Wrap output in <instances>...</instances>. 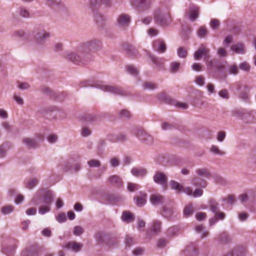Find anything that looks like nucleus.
<instances>
[{"label": "nucleus", "mask_w": 256, "mask_h": 256, "mask_svg": "<svg viewBox=\"0 0 256 256\" xmlns=\"http://www.w3.org/2000/svg\"><path fill=\"white\" fill-rule=\"evenodd\" d=\"M210 50L206 46L201 45L194 52V57L195 60H199L203 56L204 58H210Z\"/></svg>", "instance_id": "obj_4"}, {"label": "nucleus", "mask_w": 256, "mask_h": 256, "mask_svg": "<svg viewBox=\"0 0 256 256\" xmlns=\"http://www.w3.org/2000/svg\"><path fill=\"white\" fill-rule=\"evenodd\" d=\"M164 196L160 194H152L150 196V201L153 205H159L163 203Z\"/></svg>", "instance_id": "obj_14"}, {"label": "nucleus", "mask_w": 256, "mask_h": 256, "mask_svg": "<svg viewBox=\"0 0 256 256\" xmlns=\"http://www.w3.org/2000/svg\"><path fill=\"white\" fill-rule=\"evenodd\" d=\"M198 14L199 8L197 6H194L190 9L188 18L194 22L198 18Z\"/></svg>", "instance_id": "obj_18"}, {"label": "nucleus", "mask_w": 256, "mask_h": 256, "mask_svg": "<svg viewBox=\"0 0 256 256\" xmlns=\"http://www.w3.org/2000/svg\"><path fill=\"white\" fill-rule=\"evenodd\" d=\"M142 87L144 90H154L158 88V84L152 82H144Z\"/></svg>", "instance_id": "obj_27"}, {"label": "nucleus", "mask_w": 256, "mask_h": 256, "mask_svg": "<svg viewBox=\"0 0 256 256\" xmlns=\"http://www.w3.org/2000/svg\"><path fill=\"white\" fill-rule=\"evenodd\" d=\"M146 194L140 192L139 195L134 198V199L136 200V204L138 206H143L146 202Z\"/></svg>", "instance_id": "obj_15"}, {"label": "nucleus", "mask_w": 256, "mask_h": 256, "mask_svg": "<svg viewBox=\"0 0 256 256\" xmlns=\"http://www.w3.org/2000/svg\"><path fill=\"white\" fill-rule=\"evenodd\" d=\"M218 94L220 97L223 98L228 99L229 98V94L228 91L226 89H223L220 90Z\"/></svg>", "instance_id": "obj_52"}, {"label": "nucleus", "mask_w": 256, "mask_h": 256, "mask_svg": "<svg viewBox=\"0 0 256 256\" xmlns=\"http://www.w3.org/2000/svg\"><path fill=\"white\" fill-rule=\"evenodd\" d=\"M34 36L38 44H43L50 36V32L45 30L43 26H40L36 28L34 32Z\"/></svg>", "instance_id": "obj_3"}, {"label": "nucleus", "mask_w": 256, "mask_h": 256, "mask_svg": "<svg viewBox=\"0 0 256 256\" xmlns=\"http://www.w3.org/2000/svg\"><path fill=\"white\" fill-rule=\"evenodd\" d=\"M180 66V63L177 62H173L170 64V71L172 73L176 72Z\"/></svg>", "instance_id": "obj_40"}, {"label": "nucleus", "mask_w": 256, "mask_h": 256, "mask_svg": "<svg viewBox=\"0 0 256 256\" xmlns=\"http://www.w3.org/2000/svg\"><path fill=\"white\" fill-rule=\"evenodd\" d=\"M195 172L198 176L200 178H210L211 176V174L209 170L204 168H197Z\"/></svg>", "instance_id": "obj_16"}, {"label": "nucleus", "mask_w": 256, "mask_h": 256, "mask_svg": "<svg viewBox=\"0 0 256 256\" xmlns=\"http://www.w3.org/2000/svg\"><path fill=\"white\" fill-rule=\"evenodd\" d=\"M240 98L242 100L247 102L249 100V96L246 92H242L240 95Z\"/></svg>", "instance_id": "obj_64"}, {"label": "nucleus", "mask_w": 256, "mask_h": 256, "mask_svg": "<svg viewBox=\"0 0 256 256\" xmlns=\"http://www.w3.org/2000/svg\"><path fill=\"white\" fill-rule=\"evenodd\" d=\"M136 134L140 141L146 144H150L153 142L152 136L143 130H138Z\"/></svg>", "instance_id": "obj_5"}, {"label": "nucleus", "mask_w": 256, "mask_h": 256, "mask_svg": "<svg viewBox=\"0 0 256 256\" xmlns=\"http://www.w3.org/2000/svg\"><path fill=\"white\" fill-rule=\"evenodd\" d=\"M154 180L156 184L165 186L167 184V177L164 173L160 172H156L153 176Z\"/></svg>", "instance_id": "obj_6"}, {"label": "nucleus", "mask_w": 256, "mask_h": 256, "mask_svg": "<svg viewBox=\"0 0 256 256\" xmlns=\"http://www.w3.org/2000/svg\"><path fill=\"white\" fill-rule=\"evenodd\" d=\"M151 60L157 66H160L162 65L164 62V60L162 58H158L154 56H150Z\"/></svg>", "instance_id": "obj_44"}, {"label": "nucleus", "mask_w": 256, "mask_h": 256, "mask_svg": "<svg viewBox=\"0 0 256 256\" xmlns=\"http://www.w3.org/2000/svg\"><path fill=\"white\" fill-rule=\"evenodd\" d=\"M245 110H236L232 112V115L240 119L244 120V118L246 117L244 116Z\"/></svg>", "instance_id": "obj_31"}, {"label": "nucleus", "mask_w": 256, "mask_h": 256, "mask_svg": "<svg viewBox=\"0 0 256 256\" xmlns=\"http://www.w3.org/2000/svg\"><path fill=\"white\" fill-rule=\"evenodd\" d=\"M38 180L32 178L27 182L26 186L29 189H32L38 184Z\"/></svg>", "instance_id": "obj_38"}, {"label": "nucleus", "mask_w": 256, "mask_h": 256, "mask_svg": "<svg viewBox=\"0 0 256 256\" xmlns=\"http://www.w3.org/2000/svg\"><path fill=\"white\" fill-rule=\"evenodd\" d=\"M208 34V31L205 27H200L198 31V35L199 37L203 38L206 36Z\"/></svg>", "instance_id": "obj_47"}, {"label": "nucleus", "mask_w": 256, "mask_h": 256, "mask_svg": "<svg viewBox=\"0 0 256 256\" xmlns=\"http://www.w3.org/2000/svg\"><path fill=\"white\" fill-rule=\"evenodd\" d=\"M230 50L237 54H243L246 52V48L244 44L238 42L230 46Z\"/></svg>", "instance_id": "obj_12"}, {"label": "nucleus", "mask_w": 256, "mask_h": 256, "mask_svg": "<svg viewBox=\"0 0 256 256\" xmlns=\"http://www.w3.org/2000/svg\"><path fill=\"white\" fill-rule=\"evenodd\" d=\"M14 210V206H6L1 209V212L4 214H8L12 212Z\"/></svg>", "instance_id": "obj_36"}, {"label": "nucleus", "mask_w": 256, "mask_h": 256, "mask_svg": "<svg viewBox=\"0 0 256 256\" xmlns=\"http://www.w3.org/2000/svg\"><path fill=\"white\" fill-rule=\"evenodd\" d=\"M226 138V132L223 131L218 132L216 138L219 142H222Z\"/></svg>", "instance_id": "obj_54"}, {"label": "nucleus", "mask_w": 256, "mask_h": 256, "mask_svg": "<svg viewBox=\"0 0 256 256\" xmlns=\"http://www.w3.org/2000/svg\"><path fill=\"white\" fill-rule=\"evenodd\" d=\"M140 188V186L138 184L133 182H128L127 190L130 192H134Z\"/></svg>", "instance_id": "obj_34"}, {"label": "nucleus", "mask_w": 256, "mask_h": 256, "mask_svg": "<svg viewBox=\"0 0 256 256\" xmlns=\"http://www.w3.org/2000/svg\"><path fill=\"white\" fill-rule=\"evenodd\" d=\"M206 214L204 212H202L197 213L196 216V218L198 220H202L205 219L206 218Z\"/></svg>", "instance_id": "obj_60"}, {"label": "nucleus", "mask_w": 256, "mask_h": 256, "mask_svg": "<svg viewBox=\"0 0 256 256\" xmlns=\"http://www.w3.org/2000/svg\"><path fill=\"white\" fill-rule=\"evenodd\" d=\"M204 80L205 78L204 76H198L196 77L195 82L198 85L200 86H203L204 84Z\"/></svg>", "instance_id": "obj_46"}, {"label": "nucleus", "mask_w": 256, "mask_h": 256, "mask_svg": "<svg viewBox=\"0 0 256 256\" xmlns=\"http://www.w3.org/2000/svg\"><path fill=\"white\" fill-rule=\"evenodd\" d=\"M127 72L130 74L136 76L138 74V70L133 66L129 65L126 66Z\"/></svg>", "instance_id": "obj_43"}, {"label": "nucleus", "mask_w": 256, "mask_h": 256, "mask_svg": "<svg viewBox=\"0 0 256 256\" xmlns=\"http://www.w3.org/2000/svg\"><path fill=\"white\" fill-rule=\"evenodd\" d=\"M96 41L88 42L78 46L75 51L65 53L66 58L74 62H79L84 60L91 50L95 48Z\"/></svg>", "instance_id": "obj_1"}, {"label": "nucleus", "mask_w": 256, "mask_h": 256, "mask_svg": "<svg viewBox=\"0 0 256 256\" xmlns=\"http://www.w3.org/2000/svg\"><path fill=\"white\" fill-rule=\"evenodd\" d=\"M132 174L136 178H144L148 174L147 170L143 167H134L132 168Z\"/></svg>", "instance_id": "obj_10"}, {"label": "nucleus", "mask_w": 256, "mask_h": 256, "mask_svg": "<svg viewBox=\"0 0 256 256\" xmlns=\"http://www.w3.org/2000/svg\"><path fill=\"white\" fill-rule=\"evenodd\" d=\"M148 35L150 36H156L158 33V30L156 29V28H150L148 31Z\"/></svg>", "instance_id": "obj_58"}, {"label": "nucleus", "mask_w": 256, "mask_h": 256, "mask_svg": "<svg viewBox=\"0 0 256 256\" xmlns=\"http://www.w3.org/2000/svg\"><path fill=\"white\" fill-rule=\"evenodd\" d=\"M192 184L195 186L204 188L206 186V182L202 178L194 177L191 180Z\"/></svg>", "instance_id": "obj_20"}, {"label": "nucleus", "mask_w": 256, "mask_h": 256, "mask_svg": "<svg viewBox=\"0 0 256 256\" xmlns=\"http://www.w3.org/2000/svg\"><path fill=\"white\" fill-rule=\"evenodd\" d=\"M255 112L253 110H250V111H247L245 110L244 116L246 117V118H244V121L246 123H250L253 122L254 118V114Z\"/></svg>", "instance_id": "obj_24"}, {"label": "nucleus", "mask_w": 256, "mask_h": 256, "mask_svg": "<svg viewBox=\"0 0 256 256\" xmlns=\"http://www.w3.org/2000/svg\"><path fill=\"white\" fill-rule=\"evenodd\" d=\"M122 219L125 222H130L134 221V216L130 212L126 211L122 213Z\"/></svg>", "instance_id": "obj_25"}, {"label": "nucleus", "mask_w": 256, "mask_h": 256, "mask_svg": "<svg viewBox=\"0 0 256 256\" xmlns=\"http://www.w3.org/2000/svg\"><path fill=\"white\" fill-rule=\"evenodd\" d=\"M22 142L30 148H34L38 145L37 142L30 138H25L22 140Z\"/></svg>", "instance_id": "obj_23"}, {"label": "nucleus", "mask_w": 256, "mask_h": 256, "mask_svg": "<svg viewBox=\"0 0 256 256\" xmlns=\"http://www.w3.org/2000/svg\"><path fill=\"white\" fill-rule=\"evenodd\" d=\"M98 87L104 92H110L114 94H120L122 93L121 89L118 87L102 84H98Z\"/></svg>", "instance_id": "obj_11"}, {"label": "nucleus", "mask_w": 256, "mask_h": 256, "mask_svg": "<svg viewBox=\"0 0 256 256\" xmlns=\"http://www.w3.org/2000/svg\"><path fill=\"white\" fill-rule=\"evenodd\" d=\"M91 134V130L86 126L82 127L81 130V135L82 136H88Z\"/></svg>", "instance_id": "obj_51"}, {"label": "nucleus", "mask_w": 256, "mask_h": 256, "mask_svg": "<svg viewBox=\"0 0 256 256\" xmlns=\"http://www.w3.org/2000/svg\"><path fill=\"white\" fill-rule=\"evenodd\" d=\"M210 204V210L215 214H217V213L220 211L218 208L219 204L213 200H211Z\"/></svg>", "instance_id": "obj_32"}, {"label": "nucleus", "mask_w": 256, "mask_h": 256, "mask_svg": "<svg viewBox=\"0 0 256 256\" xmlns=\"http://www.w3.org/2000/svg\"><path fill=\"white\" fill-rule=\"evenodd\" d=\"M153 48L154 50L160 53H164L166 49V44L164 40L158 39L153 42Z\"/></svg>", "instance_id": "obj_8"}, {"label": "nucleus", "mask_w": 256, "mask_h": 256, "mask_svg": "<svg viewBox=\"0 0 256 256\" xmlns=\"http://www.w3.org/2000/svg\"><path fill=\"white\" fill-rule=\"evenodd\" d=\"M14 99L18 104L22 105L24 104V100L20 96L14 94Z\"/></svg>", "instance_id": "obj_63"}, {"label": "nucleus", "mask_w": 256, "mask_h": 256, "mask_svg": "<svg viewBox=\"0 0 256 256\" xmlns=\"http://www.w3.org/2000/svg\"><path fill=\"white\" fill-rule=\"evenodd\" d=\"M161 127L163 130H166L172 129L173 126L170 124L164 122L162 124Z\"/></svg>", "instance_id": "obj_62"}, {"label": "nucleus", "mask_w": 256, "mask_h": 256, "mask_svg": "<svg viewBox=\"0 0 256 256\" xmlns=\"http://www.w3.org/2000/svg\"><path fill=\"white\" fill-rule=\"evenodd\" d=\"M110 184L120 186L122 184V179L117 175H113L110 176L108 178Z\"/></svg>", "instance_id": "obj_19"}, {"label": "nucleus", "mask_w": 256, "mask_h": 256, "mask_svg": "<svg viewBox=\"0 0 256 256\" xmlns=\"http://www.w3.org/2000/svg\"><path fill=\"white\" fill-rule=\"evenodd\" d=\"M66 167V170L74 169V171L77 172L80 170L81 164L78 159L76 160L73 158H70Z\"/></svg>", "instance_id": "obj_9"}, {"label": "nucleus", "mask_w": 256, "mask_h": 256, "mask_svg": "<svg viewBox=\"0 0 256 256\" xmlns=\"http://www.w3.org/2000/svg\"><path fill=\"white\" fill-rule=\"evenodd\" d=\"M217 53L218 56L220 57H225L227 56V52L222 48H219L218 50Z\"/></svg>", "instance_id": "obj_55"}, {"label": "nucleus", "mask_w": 256, "mask_h": 256, "mask_svg": "<svg viewBox=\"0 0 256 256\" xmlns=\"http://www.w3.org/2000/svg\"><path fill=\"white\" fill-rule=\"evenodd\" d=\"M239 68L243 71L248 72L250 70V66L248 62H243L240 64Z\"/></svg>", "instance_id": "obj_41"}, {"label": "nucleus", "mask_w": 256, "mask_h": 256, "mask_svg": "<svg viewBox=\"0 0 256 256\" xmlns=\"http://www.w3.org/2000/svg\"><path fill=\"white\" fill-rule=\"evenodd\" d=\"M210 152L214 154L222 156L225 154L224 151H222L219 149V148L214 145L211 146L210 148Z\"/></svg>", "instance_id": "obj_35"}, {"label": "nucleus", "mask_w": 256, "mask_h": 256, "mask_svg": "<svg viewBox=\"0 0 256 256\" xmlns=\"http://www.w3.org/2000/svg\"><path fill=\"white\" fill-rule=\"evenodd\" d=\"M10 148V146L8 143H4L2 144L0 146V158L4 157Z\"/></svg>", "instance_id": "obj_29"}, {"label": "nucleus", "mask_w": 256, "mask_h": 256, "mask_svg": "<svg viewBox=\"0 0 256 256\" xmlns=\"http://www.w3.org/2000/svg\"><path fill=\"white\" fill-rule=\"evenodd\" d=\"M194 212V208L192 204L186 206L184 210V214L186 217L191 216Z\"/></svg>", "instance_id": "obj_33"}, {"label": "nucleus", "mask_w": 256, "mask_h": 256, "mask_svg": "<svg viewBox=\"0 0 256 256\" xmlns=\"http://www.w3.org/2000/svg\"><path fill=\"white\" fill-rule=\"evenodd\" d=\"M232 40L233 36H228L224 38L223 44L228 46L229 44L232 42Z\"/></svg>", "instance_id": "obj_53"}, {"label": "nucleus", "mask_w": 256, "mask_h": 256, "mask_svg": "<svg viewBox=\"0 0 256 256\" xmlns=\"http://www.w3.org/2000/svg\"><path fill=\"white\" fill-rule=\"evenodd\" d=\"M19 14L20 16L28 18L30 17L29 10L26 8L20 7L19 9Z\"/></svg>", "instance_id": "obj_30"}, {"label": "nucleus", "mask_w": 256, "mask_h": 256, "mask_svg": "<svg viewBox=\"0 0 256 256\" xmlns=\"http://www.w3.org/2000/svg\"><path fill=\"white\" fill-rule=\"evenodd\" d=\"M44 203L46 204L44 206H42L39 208L38 212L41 214H44L50 210V205L52 203V200L49 198H46L45 199Z\"/></svg>", "instance_id": "obj_17"}, {"label": "nucleus", "mask_w": 256, "mask_h": 256, "mask_svg": "<svg viewBox=\"0 0 256 256\" xmlns=\"http://www.w3.org/2000/svg\"><path fill=\"white\" fill-rule=\"evenodd\" d=\"M130 22V17L126 14H120L118 19V26L120 28H126Z\"/></svg>", "instance_id": "obj_13"}, {"label": "nucleus", "mask_w": 256, "mask_h": 256, "mask_svg": "<svg viewBox=\"0 0 256 256\" xmlns=\"http://www.w3.org/2000/svg\"><path fill=\"white\" fill-rule=\"evenodd\" d=\"M178 56L180 58H184L187 56V50L184 47H180L177 50Z\"/></svg>", "instance_id": "obj_37"}, {"label": "nucleus", "mask_w": 256, "mask_h": 256, "mask_svg": "<svg viewBox=\"0 0 256 256\" xmlns=\"http://www.w3.org/2000/svg\"><path fill=\"white\" fill-rule=\"evenodd\" d=\"M111 166L114 168L118 166L120 164V160L116 157L112 158L110 160Z\"/></svg>", "instance_id": "obj_48"}, {"label": "nucleus", "mask_w": 256, "mask_h": 256, "mask_svg": "<svg viewBox=\"0 0 256 256\" xmlns=\"http://www.w3.org/2000/svg\"><path fill=\"white\" fill-rule=\"evenodd\" d=\"M108 238V236L104 232H98L95 234V238L98 244H102Z\"/></svg>", "instance_id": "obj_22"}, {"label": "nucleus", "mask_w": 256, "mask_h": 256, "mask_svg": "<svg viewBox=\"0 0 256 256\" xmlns=\"http://www.w3.org/2000/svg\"><path fill=\"white\" fill-rule=\"evenodd\" d=\"M203 194V190L200 188H196L194 192H192V196L194 197H199L202 195Z\"/></svg>", "instance_id": "obj_57"}, {"label": "nucleus", "mask_w": 256, "mask_h": 256, "mask_svg": "<svg viewBox=\"0 0 256 256\" xmlns=\"http://www.w3.org/2000/svg\"><path fill=\"white\" fill-rule=\"evenodd\" d=\"M228 71L230 74H237L239 70L237 66L235 64H232L229 66Z\"/></svg>", "instance_id": "obj_42"}, {"label": "nucleus", "mask_w": 256, "mask_h": 256, "mask_svg": "<svg viewBox=\"0 0 256 256\" xmlns=\"http://www.w3.org/2000/svg\"><path fill=\"white\" fill-rule=\"evenodd\" d=\"M124 49L130 56H136L138 54L137 50L132 46L126 45V46Z\"/></svg>", "instance_id": "obj_26"}, {"label": "nucleus", "mask_w": 256, "mask_h": 256, "mask_svg": "<svg viewBox=\"0 0 256 256\" xmlns=\"http://www.w3.org/2000/svg\"><path fill=\"white\" fill-rule=\"evenodd\" d=\"M133 4L137 6L140 8L146 7L150 4L148 0H132Z\"/></svg>", "instance_id": "obj_28"}, {"label": "nucleus", "mask_w": 256, "mask_h": 256, "mask_svg": "<svg viewBox=\"0 0 256 256\" xmlns=\"http://www.w3.org/2000/svg\"><path fill=\"white\" fill-rule=\"evenodd\" d=\"M64 247L68 250H70L74 252H78L82 250L83 247V244L80 242L72 241L66 243Z\"/></svg>", "instance_id": "obj_7"}, {"label": "nucleus", "mask_w": 256, "mask_h": 256, "mask_svg": "<svg viewBox=\"0 0 256 256\" xmlns=\"http://www.w3.org/2000/svg\"><path fill=\"white\" fill-rule=\"evenodd\" d=\"M36 253L26 250L22 252V256H36Z\"/></svg>", "instance_id": "obj_59"}, {"label": "nucleus", "mask_w": 256, "mask_h": 256, "mask_svg": "<svg viewBox=\"0 0 256 256\" xmlns=\"http://www.w3.org/2000/svg\"><path fill=\"white\" fill-rule=\"evenodd\" d=\"M18 87L22 90H24L28 89L30 87V86L27 82H22L18 84Z\"/></svg>", "instance_id": "obj_61"}, {"label": "nucleus", "mask_w": 256, "mask_h": 256, "mask_svg": "<svg viewBox=\"0 0 256 256\" xmlns=\"http://www.w3.org/2000/svg\"><path fill=\"white\" fill-rule=\"evenodd\" d=\"M210 24L212 29L215 30L219 27L220 22L218 19H212Z\"/></svg>", "instance_id": "obj_45"}, {"label": "nucleus", "mask_w": 256, "mask_h": 256, "mask_svg": "<svg viewBox=\"0 0 256 256\" xmlns=\"http://www.w3.org/2000/svg\"><path fill=\"white\" fill-rule=\"evenodd\" d=\"M84 232V229L80 226H76L74 228L73 233L74 235L79 236Z\"/></svg>", "instance_id": "obj_50"}, {"label": "nucleus", "mask_w": 256, "mask_h": 256, "mask_svg": "<svg viewBox=\"0 0 256 256\" xmlns=\"http://www.w3.org/2000/svg\"><path fill=\"white\" fill-rule=\"evenodd\" d=\"M160 222L159 221H154L152 226V230L154 232H158L160 231Z\"/></svg>", "instance_id": "obj_49"}, {"label": "nucleus", "mask_w": 256, "mask_h": 256, "mask_svg": "<svg viewBox=\"0 0 256 256\" xmlns=\"http://www.w3.org/2000/svg\"><path fill=\"white\" fill-rule=\"evenodd\" d=\"M170 186L171 189L176 190L177 192H182L183 190V186L175 180H170Z\"/></svg>", "instance_id": "obj_21"}, {"label": "nucleus", "mask_w": 256, "mask_h": 256, "mask_svg": "<svg viewBox=\"0 0 256 256\" xmlns=\"http://www.w3.org/2000/svg\"><path fill=\"white\" fill-rule=\"evenodd\" d=\"M154 19L156 22L162 26H166L171 22L169 12L166 9H157L154 13Z\"/></svg>", "instance_id": "obj_2"}, {"label": "nucleus", "mask_w": 256, "mask_h": 256, "mask_svg": "<svg viewBox=\"0 0 256 256\" xmlns=\"http://www.w3.org/2000/svg\"><path fill=\"white\" fill-rule=\"evenodd\" d=\"M88 165L91 168H98L101 165V162L100 160L92 159L88 162Z\"/></svg>", "instance_id": "obj_39"}, {"label": "nucleus", "mask_w": 256, "mask_h": 256, "mask_svg": "<svg viewBox=\"0 0 256 256\" xmlns=\"http://www.w3.org/2000/svg\"><path fill=\"white\" fill-rule=\"evenodd\" d=\"M204 60L208 70H212L214 67V62L212 60H210L209 58H204Z\"/></svg>", "instance_id": "obj_56"}]
</instances>
